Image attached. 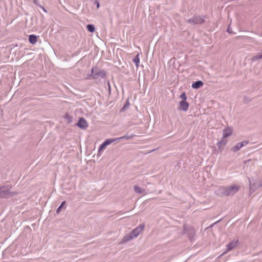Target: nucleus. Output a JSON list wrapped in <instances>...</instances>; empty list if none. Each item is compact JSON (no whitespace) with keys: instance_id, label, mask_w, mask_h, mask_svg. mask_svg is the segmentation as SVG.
<instances>
[{"instance_id":"nucleus-1","label":"nucleus","mask_w":262,"mask_h":262,"mask_svg":"<svg viewBox=\"0 0 262 262\" xmlns=\"http://www.w3.org/2000/svg\"><path fill=\"white\" fill-rule=\"evenodd\" d=\"M239 190V186L238 185H234L229 187L222 186L220 187L218 189V193L216 192L217 194L220 193L224 196L233 195L237 193Z\"/></svg>"},{"instance_id":"nucleus-2","label":"nucleus","mask_w":262,"mask_h":262,"mask_svg":"<svg viewBox=\"0 0 262 262\" xmlns=\"http://www.w3.org/2000/svg\"><path fill=\"white\" fill-rule=\"evenodd\" d=\"M144 227V225L141 224L136 228H135L129 233L125 235L122 238V243L127 242L134 238L137 237L139 234L141 232Z\"/></svg>"},{"instance_id":"nucleus-3","label":"nucleus","mask_w":262,"mask_h":262,"mask_svg":"<svg viewBox=\"0 0 262 262\" xmlns=\"http://www.w3.org/2000/svg\"><path fill=\"white\" fill-rule=\"evenodd\" d=\"M106 72L103 70H99L97 68H93L91 70V73L87 76L89 79H94L98 77L104 78L106 76Z\"/></svg>"},{"instance_id":"nucleus-4","label":"nucleus","mask_w":262,"mask_h":262,"mask_svg":"<svg viewBox=\"0 0 262 262\" xmlns=\"http://www.w3.org/2000/svg\"><path fill=\"white\" fill-rule=\"evenodd\" d=\"M184 233L187 234L189 239L192 241L195 234V231L193 228L185 225L184 226Z\"/></svg>"},{"instance_id":"nucleus-5","label":"nucleus","mask_w":262,"mask_h":262,"mask_svg":"<svg viewBox=\"0 0 262 262\" xmlns=\"http://www.w3.org/2000/svg\"><path fill=\"white\" fill-rule=\"evenodd\" d=\"M190 24H201L204 21V19L200 16H194L192 18L189 19L188 20Z\"/></svg>"},{"instance_id":"nucleus-6","label":"nucleus","mask_w":262,"mask_h":262,"mask_svg":"<svg viewBox=\"0 0 262 262\" xmlns=\"http://www.w3.org/2000/svg\"><path fill=\"white\" fill-rule=\"evenodd\" d=\"M77 126L81 129H85L88 127V123L84 118L81 117L77 123Z\"/></svg>"},{"instance_id":"nucleus-7","label":"nucleus","mask_w":262,"mask_h":262,"mask_svg":"<svg viewBox=\"0 0 262 262\" xmlns=\"http://www.w3.org/2000/svg\"><path fill=\"white\" fill-rule=\"evenodd\" d=\"M248 144V142L246 141H244L241 142H239L237 143V144L235 146L231 148V151L235 152L239 150L242 147H243L244 146H246Z\"/></svg>"},{"instance_id":"nucleus-8","label":"nucleus","mask_w":262,"mask_h":262,"mask_svg":"<svg viewBox=\"0 0 262 262\" xmlns=\"http://www.w3.org/2000/svg\"><path fill=\"white\" fill-rule=\"evenodd\" d=\"M189 104L186 101H180L179 103V110L183 112H186L189 108Z\"/></svg>"},{"instance_id":"nucleus-9","label":"nucleus","mask_w":262,"mask_h":262,"mask_svg":"<svg viewBox=\"0 0 262 262\" xmlns=\"http://www.w3.org/2000/svg\"><path fill=\"white\" fill-rule=\"evenodd\" d=\"M238 243V240H233L232 242H230L227 245V251H230L232 249H234L237 245Z\"/></svg>"},{"instance_id":"nucleus-10","label":"nucleus","mask_w":262,"mask_h":262,"mask_svg":"<svg viewBox=\"0 0 262 262\" xmlns=\"http://www.w3.org/2000/svg\"><path fill=\"white\" fill-rule=\"evenodd\" d=\"M203 82L201 80H198L192 83L191 87L194 89H198L203 85Z\"/></svg>"},{"instance_id":"nucleus-11","label":"nucleus","mask_w":262,"mask_h":262,"mask_svg":"<svg viewBox=\"0 0 262 262\" xmlns=\"http://www.w3.org/2000/svg\"><path fill=\"white\" fill-rule=\"evenodd\" d=\"M9 193L8 190L4 187H2L0 188V196L2 198L6 197Z\"/></svg>"},{"instance_id":"nucleus-12","label":"nucleus","mask_w":262,"mask_h":262,"mask_svg":"<svg viewBox=\"0 0 262 262\" xmlns=\"http://www.w3.org/2000/svg\"><path fill=\"white\" fill-rule=\"evenodd\" d=\"M29 41L31 44L34 45L37 41V37L35 35L31 34L29 36Z\"/></svg>"},{"instance_id":"nucleus-13","label":"nucleus","mask_w":262,"mask_h":262,"mask_svg":"<svg viewBox=\"0 0 262 262\" xmlns=\"http://www.w3.org/2000/svg\"><path fill=\"white\" fill-rule=\"evenodd\" d=\"M232 134V130L230 128H225L223 130V136L224 138H226Z\"/></svg>"},{"instance_id":"nucleus-14","label":"nucleus","mask_w":262,"mask_h":262,"mask_svg":"<svg viewBox=\"0 0 262 262\" xmlns=\"http://www.w3.org/2000/svg\"><path fill=\"white\" fill-rule=\"evenodd\" d=\"M115 141H117L116 138H109L105 140L103 143L107 146Z\"/></svg>"},{"instance_id":"nucleus-15","label":"nucleus","mask_w":262,"mask_h":262,"mask_svg":"<svg viewBox=\"0 0 262 262\" xmlns=\"http://www.w3.org/2000/svg\"><path fill=\"white\" fill-rule=\"evenodd\" d=\"M134 191L136 193L138 194H141L144 192V189H142L139 186H138L137 185H135L134 187Z\"/></svg>"},{"instance_id":"nucleus-16","label":"nucleus","mask_w":262,"mask_h":262,"mask_svg":"<svg viewBox=\"0 0 262 262\" xmlns=\"http://www.w3.org/2000/svg\"><path fill=\"white\" fill-rule=\"evenodd\" d=\"M133 61L135 63L136 67H138L140 63L139 55L137 54L133 59Z\"/></svg>"},{"instance_id":"nucleus-17","label":"nucleus","mask_w":262,"mask_h":262,"mask_svg":"<svg viewBox=\"0 0 262 262\" xmlns=\"http://www.w3.org/2000/svg\"><path fill=\"white\" fill-rule=\"evenodd\" d=\"M86 28L91 33L94 32L95 30V26L93 24L87 25Z\"/></svg>"},{"instance_id":"nucleus-18","label":"nucleus","mask_w":262,"mask_h":262,"mask_svg":"<svg viewBox=\"0 0 262 262\" xmlns=\"http://www.w3.org/2000/svg\"><path fill=\"white\" fill-rule=\"evenodd\" d=\"M134 136L133 135H132L130 136H128L127 135H125L122 137H119V138H117L116 139H117V141H120V140H121L122 139H131Z\"/></svg>"},{"instance_id":"nucleus-19","label":"nucleus","mask_w":262,"mask_h":262,"mask_svg":"<svg viewBox=\"0 0 262 262\" xmlns=\"http://www.w3.org/2000/svg\"><path fill=\"white\" fill-rule=\"evenodd\" d=\"M129 101L128 100H127L126 102H125V104L124 105V106L121 108V111H124V110H125L127 107H129Z\"/></svg>"},{"instance_id":"nucleus-20","label":"nucleus","mask_w":262,"mask_h":262,"mask_svg":"<svg viewBox=\"0 0 262 262\" xmlns=\"http://www.w3.org/2000/svg\"><path fill=\"white\" fill-rule=\"evenodd\" d=\"M180 97L182 99L181 101H186L187 100V96L185 92L182 93L180 96Z\"/></svg>"},{"instance_id":"nucleus-21","label":"nucleus","mask_w":262,"mask_h":262,"mask_svg":"<svg viewBox=\"0 0 262 262\" xmlns=\"http://www.w3.org/2000/svg\"><path fill=\"white\" fill-rule=\"evenodd\" d=\"M226 144V142L225 140H221L217 143V146L220 148L221 145H225Z\"/></svg>"},{"instance_id":"nucleus-22","label":"nucleus","mask_w":262,"mask_h":262,"mask_svg":"<svg viewBox=\"0 0 262 262\" xmlns=\"http://www.w3.org/2000/svg\"><path fill=\"white\" fill-rule=\"evenodd\" d=\"M106 147V146H105V145L103 143H101V144L100 145L99 147V149H98V153L100 154L101 151L102 149H104Z\"/></svg>"},{"instance_id":"nucleus-23","label":"nucleus","mask_w":262,"mask_h":262,"mask_svg":"<svg viewBox=\"0 0 262 262\" xmlns=\"http://www.w3.org/2000/svg\"><path fill=\"white\" fill-rule=\"evenodd\" d=\"M66 203V202L65 201H63L61 203V204H60V205L57 208V210H56V212L57 213H59L62 207H63V206L64 205V204Z\"/></svg>"},{"instance_id":"nucleus-24","label":"nucleus","mask_w":262,"mask_h":262,"mask_svg":"<svg viewBox=\"0 0 262 262\" xmlns=\"http://www.w3.org/2000/svg\"><path fill=\"white\" fill-rule=\"evenodd\" d=\"M262 59V53H260L253 57V60H258Z\"/></svg>"},{"instance_id":"nucleus-25","label":"nucleus","mask_w":262,"mask_h":262,"mask_svg":"<svg viewBox=\"0 0 262 262\" xmlns=\"http://www.w3.org/2000/svg\"><path fill=\"white\" fill-rule=\"evenodd\" d=\"M64 118L68 120L69 123H70L72 122V118L70 115L66 114L64 116Z\"/></svg>"},{"instance_id":"nucleus-26","label":"nucleus","mask_w":262,"mask_h":262,"mask_svg":"<svg viewBox=\"0 0 262 262\" xmlns=\"http://www.w3.org/2000/svg\"><path fill=\"white\" fill-rule=\"evenodd\" d=\"M249 186H250V191H251L253 189V185L251 184L250 180H249Z\"/></svg>"},{"instance_id":"nucleus-27","label":"nucleus","mask_w":262,"mask_h":262,"mask_svg":"<svg viewBox=\"0 0 262 262\" xmlns=\"http://www.w3.org/2000/svg\"><path fill=\"white\" fill-rule=\"evenodd\" d=\"M227 31L229 33H232L231 31L230 30V25H229L228 27L227 28Z\"/></svg>"},{"instance_id":"nucleus-28","label":"nucleus","mask_w":262,"mask_h":262,"mask_svg":"<svg viewBox=\"0 0 262 262\" xmlns=\"http://www.w3.org/2000/svg\"><path fill=\"white\" fill-rule=\"evenodd\" d=\"M107 85H108V91H111V85H110V82H107Z\"/></svg>"},{"instance_id":"nucleus-29","label":"nucleus","mask_w":262,"mask_h":262,"mask_svg":"<svg viewBox=\"0 0 262 262\" xmlns=\"http://www.w3.org/2000/svg\"><path fill=\"white\" fill-rule=\"evenodd\" d=\"M40 7L45 11V12H47L46 10L45 9V8L42 6H40Z\"/></svg>"},{"instance_id":"nucleus-30","label":"nucleus","mask_w":262,"mask_h":262,"mask_svg":"<svg viewBox=\"0 0 262 262\" xmlns=\"http://www.w3.org/2000/svg\"><path fill=\"white\" fill-rule=\"evenodd\" d=\"M34 3L37 5L38 0H34Z\"/></svg>"},{"instance_id":"nucleus-31","label":"nucleus","mask_w":262,"mask_h":262,"mask_svg":"<svg viewBox=\"0 0 262 262\" xmlns=\"http://www.w3.org/2000/svg\"><path fill=\"white\" fill-rule=\"evenodd\" d=\"M99 6H100L99 3L97 2V7L98 8L99 7Z\"/></svg>"}]
</instances>
